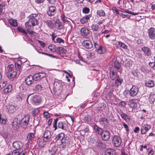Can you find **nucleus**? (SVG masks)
<instances>
[{"label":"nucleus","mask_w":155,"mask_h":155,"mask_svg":"<svg viewBox=\"0 0 155 155\" xmlns=\"http://www.w3.org/2000/svg\"><path fill=\"white\" fill-rule=\"evenodd\" d=\"M28 21L25 23V27L28 29L31 27V25L34 26L38 25L39 18L37 14H31L28 17Z\"/></svg>","instance_id":"obj_1"},{"label":"nucleus","mask_w":155,"mask_h":155,"mask_svg":"<svg viewBox=\"0 0 155 155\" xmlns=\"http://www.w3.org/2000/svg\"><path fill=\"white\" fill-rule=\"evenodd\" d=\"M62 86L60 81L57 79L54 80L53 84V91L55 95H58L61 91Z\"/></svg>","instance_id":"obj_2"},{"label":"nucleus","mask_w":155,"mask_h":155,"mask_svg":"<svg viewBox=\"0 0 155 155\" xmlns=\"http://www.w3.org/2000/svg\"><path fill=\"white\" fill-rule=\"evenodd\" d=\"M122 140L120 137L118 136L115 135L112 138V143L115 147H119L120 145Z\"/></svg>","instance_id":"obj_3"},{"label":"nucleus","mask_w":155,"mask_h":155,"mask_svg":"<svg viewBox=\"0 0 155 155\" xmlns=\"http://www.w3.org/2000/svg\"><path fill=\"white\" fill-rule=\"evenodd\" d=\"M129 91L130 96L134 97L137 95L139 91V88L136 85H133Z\"/></svg>","instance_id":"obj_4"},{"label":"nucleus","mask_w":155,"mask_h":155,"mask_svg":"<svg viewBox=\"0 0 155 155\" xmlns=\"http://www.w3.org/2000/svg\"><path fill=\"white\" fill-rule=\"evenodd\" d=\"M23 146V144L22 142L20 141H15L13 143V147L17 150H23L22 148Z\"/></svg>","instance_id":"obj_5"},{"label":"nucleus","mask_w":155,"mask_h":155,"mask_svg":"<svg viewBox=\"0 0 155 155\" xmlns=\"http://www.w3.org/2000/svg\"><path fill=\"white\" fill-rule=\"evenodd\" d=\"M64 134L61 133L57 135L54 139V142H57L59 141V142L61 143H63L64 142L63 141L64 138Z\"/></svg>","instance_id":"obj_6"},{"label":"nucleus","mask_w":155,"mask_h":155,"mask_svg":"<svg viewBox=\"0 0 155 155\" xmlns=\"http://www.w3.org/2000/svg\"><path fill=\"white\" fill-rule=\"evenodd\" d=\"M41 101V98L40 96L36 95L34 96H32L31 97L30 99V101L32 104H33L39 103Z\"/></svg>","instance_id":"obj_7"},{"label":"nucleus","mask_w":155,"mask_h":155,"mask_svg":"<svg viewBox=\"0 0 155 155\" xmlns=\"http://www.w3.org/2000/svg\"><path fill=\"white\" fill-rule=\"evenodd\" d=\"M99 122L101 125L104 127H106L109 124V121L105 117H101L99 119Z\"/></svg>","instance_id":"obj_8"},{"label":"nucleus","mask_w":155,"mask_h":155,"mask_svg":"<svg viewBox=\"0 0 155 155\" xmlns=\"http://www.w3.org/2000/svg\"><path fill=\"white\" fill-rule=\"evenodd\" d=\"M148 36L149 38L152 40L155 39V29L151 27L148 30Z\"/></svg>","instance_id":"obj_9"},{"label":"nucleus","mask_w":155,"mask_h":155,"mask_svg":"<svg viewBox=\"0 0 155 155\" xmlns=\"http://www.w3.org/2000/svg\"><path fill=\"white\" fill-rule=\"evenodd\" d=\"M83 47L87 49H91L93 47L92 42L89 40H84L82 43Z\"/></svg>","instance_id":"obj_10"},{"label":"nucleus","mask_w":155,"mask_h":155,"mask_svg":"<svg viewBox=\"0 0 155 155\" xmlns=\"http://www.w3.org/2000/svg\"><path fill=\"white\" fill-rule=\"evenodd\" d=\"M30 117L28 115H26L22 118L21 120V123L24 126V127H25L27 126L28 125Z\"/></svg>","instance_id":"obj_11"},{"label":"nucleus","mask_w":155,"mask_h":155,"mask_svg":"<svg viewBox=\"0 0 155 155\" xmlns=\"http://www.w3.org/2000/svg\"><path fill=\"white\" fill-rule=\"evenodd\" d=\"M20 125V121L17 118L15 119L12 123V126L13 129L15 130H18L19 128Z\"/></svg>","instance_id":"obj_12"},{"label":"nucleus","mask_w":155,"mask_h":155,"mask_svg":"<svg viewBox=\"0 0 155 155\" xmlns=\"http://www.w3.org/2000/svg\"><path fill=\"white\" fill-rule=\"evenodd\" d=\"M46 74L45 73H39L35 74L33 76L34 79L35 81H38L41 80L45 77Z\"/></svg>","instance_id":"obj_13"},{"label":"nucleus","mask_w":155,"mask_h":155,"mask_svg":"<svg viewBox=\"0 0 155 155\" xmlns=\"http://www.w3.org/2000/svg\"><path fill=\"white\" fill-rule=\"evenodd\" d=\"M43 137V141L45 142H48L51 137L50 132L48 130L45 131Z\"/></svg>","instance_id":"obj_14"},{"label":"nucleus","mask_w":155,"mask_h":155,"mask_svg":"<svg viewBox=\"0 0 155 155\" xmlns=\"http://www.w3.org/2000/svg\"><path fill=\"white\" fill-rule=\"evenodd\" d=\"M94 46L96 48L97 52L99 54H102L105 52V50L102 46H99L96 43H94Z\"/></svg>","instance_id":"obj_15"},{"label":"nucleus","mask_w":155,"mask_h":155,"mask_svg":"<svg viewBox=\"0 0 155 155\" xmlns=\"http://www.w3.org/2000/svg\"><path fill=\"white\" fill-rule=\"evenodd\" d=\"M101 135V136L103 140H108L110 138V133L108 131H103Z\"/></svg>","instance_id":"obj_16"},{"label":"nucleus","mask_w":155,"mask_h":155,"mask_svg":"<svg viewBox=\"0 0 155 155\" xmlns=\"http://www.w3.org/2000/svg\"><path fill=\"white\" fill-rule=\"evenodd\" d=\"M56 10V8L55 7L51 6L49 8L48 10L47 11V14L50 16L54 15L55 14Z\"/></svg>","instance_id":"obj_17"},{"label":"nucleus","mask_w":155,"mask_h":155,"mask_svg":"<svg viewBox=\"0 0 155 155\" xmlns=\"http://www.w3.org/2000/svg\"><path fill=\"white\" fill-rule=\"evenodd\" d=\"M151 128V126L149 125L145 124L143 125L141 129V132L142 134H145Z\"/></svg>","instance_id":"obj_18"},{"label":"nucleus","mask_w":155,"mask_h":155,"mask_svg":"<svg viewBox=\"0 0 155 155\" xmlns=\"http://www.w3.org/2000/svg\"><path fill=\"white\" fill-rule=\"evenodd\" d=\"M142 51L143 52L145 56H149L151 55V52L149 48L144 46L142 48Z\"/></svg>","instance_id":"obj_19"},{"label":"nucleus","mask_w":155,"mask_h":155,"mask_svg":"<svg viewBox=\"0 0 155 155\" xmlns=\"http://www.w3.org/2000/svg\"><path fill=\"white\" fill-rule=\"evenodd\" d=\"M34 77L32 75H29L25 79V83L28 85H30L34 82Z\"/></svg>","instance_id":"obj_20"},{"label":"nucleus","mask_w":155,"mask_h":155,"mask_svg":"<svg viewBox=\"0 0 155 155\" xmlns=\"http://www.w3.org/2000/svg\"><path fill=\"white\" fill-rule=\"evenodd\" d=\"M119 113L122 118L126 122H129L130 121V117L122 111H120Z\"/></svg>","instance_id":"obj_21"},{"label":"nucleus","mask_w":155,"mask_h":155,"mask_svg":"<svg viewBox=\"0 0 155 155\" xmlns=\"http://www.w3.org/2000/svg\"><path fill=\"white\" fill-rule=\"evenodd\" d=\"M135 101L136 100L134 99L129 100L128 105L130 108L132 109H134L137 107V104Z\"/></svg>","instance_id":"obj_22"},{"label":"nucleus","mask_w":155,"mask_h":155,"mask_svg":"<svg viewBox=\"0 0 155 155\" xmlns=\"http://www.w3.org/2000/svg\"><path fill=\"white\" fill-rule=\"evenodd\" d=\"M123 81V79L121 77L118 75L115 81V85L116 86H118L121 85Z\"/></svg>","instance_id":"obj_23"},{"label":"nucleus","mask_w":155,"mask_h":155,"mask_svg":"<svg viewBox=\"0 0 155 155\" xmlns=\"http://www.w3.org/2000/svg\"><path fill=\"white\" fill-rule=\"evenodd\" d=\"M30 96H26L25 93L21 92L17 96V98L19 100H22L25 99L27 97V100H28V97Z\"/></svg>","instance_id":"obj_24"},{"label":"nucleus","mask_w":155,"mask_h":155,"mask_svg":"<svg viewBox=\"0 0 155 155\" xmlns=\"http://www.w3.org/2000/svg\"><path fill=\"white\" fill-rule=\"evenodd\" d=\"M17 74L16 71H13L12 72H8L7 75L9 79H12L16 77Z\"/></svg>","instance_id":"obj_25"},{"label":"nucleus","mask_w":155,"mask_h":155,"mask_svg":"<svg viewBox=\"0 0 155 155\" xmlns=\"http://www.w3.org/2000/svg\"><path fill=\"white\" fill-rule=\"evenodd\" d=\"M91 17V15L90 14L86 15L81 19L80 21L82 24L85 23L88 21V20Z\"/></svg>","instance_id":"obj_26"},{"label":"nucleus","mask_w":155,"mask_h":155,"mask_svg":"<svg viewBox=\"0 0 155 155\" xmlns=\"http://www.w3.org/2000/svg\"><path fill=\"white\" fill-rule=\"evenodd\" d=\"M81 34L87 36L90 33V31L86 28H82L80 30Z\"/></svg>","instance_id":"obj_27"},{"label":"nucleus","mask_w":155,"mask_h":155,"mask_svg":"<svg viewBox=\"0 0 155 155\" xmlns=\"http://www.w3.org/2000/svg\"><path fill=\"white\" fill-rule=\"evenodd\" d=\"M91 30L94 31H99L100 30L101 28L97 24H93L91 26Z\"/></svg>","instance_id":"obj_28"},{"label":"nucleus","mask_w":155,"mask_h":155,"mask_svg":"<svg viewBox=\"0 0 155 155\" xmlns=\"http://www.w3.org/2000/svg\"><path fill=\"white\" fill-rule=\"evenodd\" d=\"M93 128L95 132L100 135L101 134L102 132L103 131V130L102 128L98 127L96 125H94Z\"/></svg>","instance_id":"obj_29"},{"label":"nucleus","mask_w":155,"mask_h":155,"mask_svg":"<svg viewBox=\"0 0 155 155\" xmlns=\"http://www.w3.org/2000/svg\"><path fill=\"white\" fill-rule=\"evenodd\" d=\"M145 84L146 86L150 87H153L154 86L153 81L151 80L146 81Z\"/></svg>","instance_id":"obj_30"},{"label":"nucleus","mask_w":155,"mask_h":155,"mask_svg":"<svg viewBox=\"0 0 155 155\" xmlns=\"http://www.w3.org/2000/svg\"><path fill=\"white\" fill-rule=\"evenodd\" d=\"M8 22L9 24L13 27H16L18 25L16 20L13 19H9L8 20Z\"/></svg>","instance_id":"obj_31"},{"label":"nucleus","mask_w":155,"mask_h":155,"mask_svg":"<svg viewBox=\"0 0 155 155\" xmlns=\"http://www.w3.org/2000/svg\"><path fill=\"white\" fill-rule=\"evenodd\" d=\"M54 26L58 29H61L63 28V26L62 23L59 21H56L54 23Z\"/></svg>","instance_id":"obj_32"},{"label":"nucleus","mask_w":155,"mask_h":155,"mask_svg":"<svg viewBox=\"0 0 155 155\" xmlns=\"http://www.w3.org/2000/svg\"><path fill=\"white\" fill-rule=\"evenodd\" d=\"M117 76L116 72L112 71L110 73V77L112 80H114L116 78Z\"/></svg>","instance_id":"obj_33"},{"label":"nucleus","mask_w":155,"mask_h":155,"mask_svg":"<svg viewBox=\"0 0 155 155\" xmlns=\"http://www.w3.org/2000/svg\"><path fill=\"white\" fill-rule=\"evenodd\" d=\"M149 100L150 103L152 104L155 103V94H152L150 95Z\"/></svg>","instance_id":"obj_34"},{"label":"nucleus","mask_w":155,"mask_h":155,"mask_svg":"<svg viewBox=\"0 0 155 155\" xmlns=\"http://www.w3.org/2000/svg\"><path fill=\"white\" fill-rule=\"evenodd\" d=\"M104 155H115V152L113 149H109L105 151Z\"/></svg>","instance_id":"obj_35"},{"label":"nucleus","mask_w":155,"mask_h":155,"mask_svg":"<svg viewBox=\"0 0 155 155\" xmlns=\"http://www.w3.org/2000/svg\"><path fill=\"white\" fill-rule=\"evenodd\" d=\"M48 150L50 155H53L56 153L57 150V149L56 147H53L50 149Z\"/></svg>","instance_id":"obj_36"},{"label":"nucleus","mask_w":155,"mask_h":155,"mask_svg":"<svg viewBox=\"0 0 155 155\" xmlns=\"http://www.w3.org/2000/svg\"><path fill=\"white\" fill-rule=\"evenodd\" d=\"M12 86L11 85H9L4 90V92L5 94H7L10 92L12 90Z\"/></svg>","instance_id":"obj_37"},{"label":"nucleus","mask_w":155,"mask_h":155,"mask_svg":"<svg viewBox=\"0 0 155 155\" xmlns=\"http://www.w3.org/2000/svg\"><path fill=\"white\" fill-rule=\"evenodd\" d=\"M43 87L41 84H37L35 86L34 90L36 92L40 91L42 90Z\"/></svg>","instance_id":"obj_38"},{"label":"nucleus","mask_w":155,"mask_h":155,"mask_svg":"<svg viewBox=\"0 0 155 155\" xmlns=\"http://www.w3.org/2000/svg\"><path fill=\"white\" fill-rule=\"evenodd\" d=\"M7 121V119L5 117L4 115L0 114V122L3 124H5Z\"/></svg>","instance_id":"obj_39"},{"label":"nucleus","mask_w":155,"mask_h":155,"mask_svg":"<svg viewBox=\"0 0 155 155\" xmlns=\"http://www.w3.org/2000/svg\"><path fill=\"white\" fill-rule=\"evenodd\" d=\"M58 53L60 54H64L66 53V50L63 47H59L57 49Z\"/></svg>","instance_id":"obj_40"},{"label":"nucleus","mask_w":155,"mask_h":155,"mask_svg":"<svg viewBox=\"0 0 155 155\" xmlns=\"http://www.w3.org/2000/svg\"><path fill=\"white\" fill-rule=\"evenodd\" d=\"M23 150H17L15 149L12 152V155H20L22 152Z\"/></svg>","instance_id":"obj_41"},{"label":"nucleus","mask_w":155,"mask_h":155,"mask_svg":"<svg viewBox=\"0 0 155 155\" xmlns=\"http://www.w3.org/2000/svg\"><path fill=\"white\" fill-rule=\"evenodd\" d=\"M97 13V15L100 17H104L105 15V13L104 11L102 9L98 10Z\"/></svg>","instance_id":"obj_42"},{"label":"nucleus","mask_w":155,"mask_h":155,"mask_svg":"<svg viewBox=\"0 0 155 155\" xmlns=\"http://www.w3.org/2000/svg\"><path fill=\"white\" fill-rule=\"evenodd\" d=\"M21 61L18 60L17 63H15V68L17 71H19L21 68Z\"/></svg>","instance_id":"obj_43"},{"label":"nucleus","mask_w":155,"mask_h":155,"mask_svg":"<svg viewBox=\"0 0 155 155\" xmlns=\"http://www.w3.org/2000/svg\"><path fill=\"white\" fill-rule=\"evenodd\" d=\"M64 124L63 122L60 121L58 123V126L59 128L66 130L65 127L64 126Z\"/></svg>","instance_id":"obj_44"},{"label":"nucleus","mask_w":155,"mask_h":155,"mask_svg":"<svg viewBox=\"0 0 155 155\" xmlns=\"http://www.w3.org/2000/svg\"><path fill=\"white\" fill-rule=\"evenodd\" d=\"M14 65L13 64L9 65L7 67V69L8 71V72H12L14 71Z\"/></svg>","instance_id":"obj_45"},{"label":"nucleus","mask_w":155,"mask_h":155,"mask_svg":"<svg viewBox=\"0 0 155 155\" xmlns=\"http://www.w3.org/2000/svg\"><path fill=\"white\" fill-rule=\"evenodd\" d=\"M17 30L19 32L23 33L25 34V35H27V33L24 28L21 27H18L17 28Z\"/></svg>","instance_id":"obj_46"},{"label":"nucleus","mask_w":155,"mask_h":155,"mask_svg":"<svg viewBox=\"0 0 155 155\" xmlns=\"http://www.w3.org/2000/svg\"><path fill=\"white\" fill-rule=\"evenodd\" d=\"M49 49L52 52H54L56 50V48L54 45H51L48 46Z\"/></svg>","instance_id":"obj_47"},{"label":"nucleus","mask_w":155,"mask_h":155,"mask_svg":"<svg viewBox=\"0 0 155 155\" xmlns=\"http://www.w3.org/2000/svg\"><path fill=\"white\" fill-rule=\"evenodd\" d=\"M34 137L35 135L34 133H30L28 135L27 138L28 139L30 140L32 139Z\"/></svg>","instance_id":"obj_48"},{"label":"nucleus","mask_w":155,"mask_h":155,"mask_svg":"<svg viewBox=\"0 0 155 155\" xmlns=\"http://www.w3.org/2000/svg\"><path fill=\"white\" fill-rule=\"evenodd\" d=\"M61 18L62 20L64 22H65L66 21H68V20L69 18L67 17H65L64 15L63 14H62L61 15Z\"/></svg>","instance_id":"obj_49"},{"label":"nucleus","mask_w":155,"mask_h":155,"mask_svg":"<svg viewBox=\"0 0 155 155\" xmlns=\"http://www.w3.org/2000/svg\"><path fill=\"white\" fill-rule=\"evenodd\" d=\"M31 27H30L28 29L26 27V29L27 31L28 32V33L31 35H36V33L35 32L32 31H29L30 29H31Z\"/></svg>","instance_id":"obj_50"},{"label":"nucleus","mask_w":155,"mask_h":155,"mask_svg":"<svg viewBox=\"0 0 155 155\" xmlns=\"http://www.w3.org/2000/svg\"><path fill=\"white\" fill-rule=\"evenodd\" d=\"M119 45L121 47L124 49H127V46L124 43L120 42H118Z\"/></svg>","instance_id":"obj_51"},{"label":"nucleus","mask_w":155,"mask_h":155,"mask_svg":"<svg viewBox=\"0 0 155 155\" xmlns=\"http://www.w3.org/2000/svg\"><path fill=\"white\" fill-rule=\"evenodd\" d=\"M114 66L117 69H119L120 67V64L118 61H115L114 62Z\"/></svg>","instance_id":"obj_52"},{"label":"nucleus","mask_w":155,"mask_h":155,"mask_svg":"<svg viewBox=\"0 0 155 155\" xmlns=\"http://www.w3.org/2000/svg\"><path fill=\"white\" fill-rule=\"evenodd\" d=\"M125 67L128 68H130L131 66L132 65V61H127L125 63Z\"/></svg>","instance_id":"obj_53"},{"label":"nucleus","mask_w":155,"mask_h":155,"mask_svg":"<svg viewBox=\"0 0 155 155\" xmlns=\"http://www.w3.org/2000/svg\"><path fill=\"white\" fill-rule=\"evenodd\" d=\"M58 120V118L56 119L53 121V127L54 128V130H56L57 128V124Z\"/></svg>","instance_id":"obj_54"},{"label":"nucleus","mask_w":155,"mask_h":155,"mask_svg":"<svg viewBox=\"0 0 155 155\" xmlns=\"http://www.w3.org/2000/svg\"><path fill=\"white\" fill-rule=\"evenodd\" d=\"M149 66L153 69L155 70V63L154 62H150L149 63Z\"/></svg>","instance_id":"obj_55"},{"label":"nucleus","mask_w":155,"mask_h":155,"mask_svg":"<svg viewBox=\"0 0 155 155\" xmlns=\"http://www.w3.org/2000/svg\"><path fill=\"white\" fill-rule=\"evenodd\" d=\"M8 111L12 113L14 111L15 108L14 106H10L8 108Z\"/></svg>","instance_id":"obj_56"},{"label":"nucleus","mask_w":155,"mask_h":155,"mask_svg":"<svg viewBox=\"0 0 155 155\" xmlns=\"http://www.w3.org/2000/svg\"><path fill=\"white\" fill-rule=\"evenodd\" d=\"M102 144V143L100 140H98L96 141L95 143V145L97 147H100Z\"/></svg>","instance_id":"obj_57"},{"label":"nucleus","mask_w":155,"mask_h":155,"mask_svg":"<svg viewBox=\"0 0 155 155\" xmlns=\"http://www.w3.org/2000/svg\"><path fill=\"white\" fill-rule=\"evenodd\" d=\"M90 11L89 9L87 7H84L83 9V12L85 14L88 13Z\"/></svg>","instance_id":"obj_58"},{"label":"nucleus","mask_w":155,"mask_h":155,"mask_svg":"<svg viewBox=\"0 0 155 155\" xmlns=\"http://www.w3.org/2000/svg\"><path fill=\"white\" fill-rule=\"evenodd\" d=\"M39 112V110L38 109H35L32 111V115L33 116L37 114Z\"/></svg>","instance_id":"obj_59"},{"label":"nucleus","mask_w":155,"mask_h":155,"mask_svg":"<svg viewBox=\"0 0 155 155\" xmlns=\"http://www.w3.org/2000/svg\"><path fill=\"white\" fill-rule=\"evenodd\" d=\"M43 115L44 117L46 118H49L50 116V114L47 111L44 112L43 113Z\"/></svg>","instance_id":"obj_60"},{"label":"nucleus","mask_w":155,"mask_h":155,"mask_svg":"<svg viewBox=\"0 0 155 155\" xmlns=\"http://www.w3.org/2000/svg\"><path fill=\"white\" fill-rule=\"evenodd\" d=\"M112 9L114 11V12H115L117 15L119 14V12L117 9L115 7H113L112 8Z\"/></svg>","instance_id":"obj_61"},{"label":"nucleus","mask_w":155,"mask_h":155,"mask_svg":"<svg viewBox=\"0 0 155 155\" xmlns=\"http://www.w3.org/2000/svg\"><path fill=\"white\" fill-rule=\"evenodd\" d=\"M132 73L135 77H137L138 75V73H139L137 70H134L132 71Z\"/></svg>","instance_id":"obj_62"},{"label":"nucleus","mask_w":155,"mask_h":155,"mask_svg":"<svg viewBox=\"0 0 155 155\" xmlns=\"http://www.w3.org/2000/svg\"><path fill=\"white\" fill-rule=\"evenodd\" d=\"M6 4L5 2H2L1 3H0V8L2 9L3 7H5Z\"/></svg>","instance_id":"obj_63"},{"label":"nucleus","mask_w":155,"mask_h":155,"mask_svg":"<svg viewBox=\"0 0 155 155\" xmlns=\"http://www.w3.org/2000/svg\"><path fill=\"white\" fill-rule=\"evenodd\" d=\"M56 41L59 43H60L61 42H63L64 41L61 38H58L56 39Z\"/></svg>","instance_id":"obj_64"}]
</instances>
